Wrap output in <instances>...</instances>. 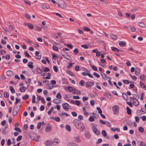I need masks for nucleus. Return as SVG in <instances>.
<instances>
[{"label":"nucleus","instance_id":"nucleus-54","mask_svg":"<svg viewBox=\"0 0 146 146\" xmlns=\"http://www.w3.org/2000/svg\"><path fill=\"white\" fill-rule=\"evenodd\" d=\"M53 69L54 71L56 72H58V70L57 67L55 66H54L53 67Z\"/></svg>","mask_w":146,"mask_h":146},{"label":"nucleus","instance_id":"nucleus-40","mask_svg":"<svg viewBox=\"0 0 146 146\" xmlns=\"http://www.w3.org/2000/svg\"><path fill=\"white\" fill-rule=\"evenodd\" d=\"M6 51L3 49H1V55H5L6 54Z\"/></svg>","mask_w":146,"mask_h":146},{"label":"nucleus","instance_id":"nucleus-15","mask_svg":"<svg viewBox=\"0 0 146 146\" xmlns=\"http://www.w3.org/2000/svg\"><path fill=\"white\" fill-rule=\"evenodd\" d=\"M20 108L18 106H15L13 108V111L18 112Z\"/></svg>","mask_w":146,"mask_h":146},{"label":"nucleus","instance_id":"nucleus-49","mask_svg":"<svg viewBox=\"0 0 146 146\" xmlns=\"http://www.w3.org/2000/svg\"><path fill=\"white\" fill-rule=\"evenodd\" d=\"M25 16L27 19H31L30 15L27 13H25Z\"/></svg>","mask_w":146,"mask_h":146},{"label":"nucleus","instance_id":"nucleus-50","mask_svg":"<svg viewBox=\"0 0 146 146\" xmlns=\"http://www.w3.org/2000/svg\"><path fill=\"white\" fill-rule=\"evenodd\" d=\"M15 130L17 131H18V132H21L22 131L21 130V129L19 127H16L14 129Z\"/></svg>","mask_w":146,"mask_h":146},{"label":"nucleus","instance_id":"nucleus-17","mask_svg":"<svg viewBox=\"0 0 146 146\" xmlns=\"http://www.w3.org/2000/svg\"><path fill=\"white\" fill-rule=\"evenodd\" d=\"M111 50L113 51L119 52L120 51V50L119 49L115 47H111Z\"/></svg>","mask_w":146,"mask_h":146},{"label":"nucleus","instance_id":"nucleus-44","mask_svg":"<svg viewBox=\"0 0 146 146\" xmlns=\"http://www.w3.org/2000/svg\"><path fill=\"white\" fill-rule=\"evenodd\" d=\"M88 120L89 121L91 122L93 121H94V118L92 116L90 117L89 118Z\"/></svg>","mask_w":146,"mask_h":146},{"label":"nucleus","instance_id":"nucleus-55","mask_svg":"<svg viewBox=\"0 0 146 146\" xmlns=\"http://www.w3.org/2000/svg\"><path fill=\"white\" fill-rule=\"evenodd\" d=\"M131 30V32H133L135 31H136V29L134 27H130Z\"/></svg>","mask_w":146,"mask_h":146},{"label":"nucleus","instance_id":"nucleus-41","mask_svg":"<svg viewBox=\"0 0 146 146\" xmlns=\"http://www.w3.org/2000/svg\"><path fill=\"white\" fill-rule=\"evenodd\" d=\"M84 31L87 32H90L91 31L90 29L88 27H84Z\"/></svg>","mask_w":146,"mask_h":146},{"label":"nucleus","instance_id":"nucleus-42","mask_svg":"<svg viewBox=\"0 0 146 146\" xmlns=\"http://www.w3.org/2000/svg\"><path fill=\"white\" fill-rule=\"evenodd\" d=\"M140 85L141 87L143 88H145V86L143 84V83L141 82H140Z\"/></svg>","mask_w":146,"mask_h":146},{"label":"nucleus","instance_id":"nucleus-24","mask_svg":"<svg viewBox=\"0 0 146 146\" xmlns=\"http://www.w3.org/2000/svg\"><path fill=\"white\" fill-rule=\"evenodd\" d=\"M111 130L113 131H117L118 132H120V129L119 128L117 127L115 128H111Z\"/></svg>","mask_w":146,"mask_h":146},{"label":"nucleus","instance_id":"nucleus-3","mask_svg":"<svg viewBox=\"0 0 146 146\" xmlns=\"http://www.w3.org/2000/svg\"><path fill=\"white\" fill-rule=\"evenodd\" d=\"M73 123L74 125L77 128H79V125L81 122L79 120L75 119Z\"/></svg>","mask_w":146,"mask_h":146},{"label":"nucleus","instance_id":"nucleus-1","mask_svg":"<svg viewBox=\"0 0 146 146\" xmlns=\"http://www.w3.org/2000/svg\"><path fill=\"white\" fill-rule=\"evenodd\" d=\"M58 6L61 8L65 9L66 7V5L65 2L62 0H59L58 3Z\"/></svg>","mask_w":146,"mask_h":146},{"label":"nucleus","instance_id":"nucleus-45","mask_svg":"<svg viewBox=\"0 0 146 146\" xmlns=\"http://www.w3.org/2000/svg\"><path fill=\"white\" fill-rule=\"evenodd\" d=\"M56 97L57 98L59 99H61L62 98L61 94L60 93H58L57 94Z\"/></svg>","mask_w":146,"mask_h":146},{"label":"nucleus","instance_id":"nucleus-56","mask_svg":"<svg viewBox=\"0 0 146 146\" xmlns=\"http://www.w3.org/2000/svg\"><path fill=\"white\" fill-rule=\"evenodd\" d=\"M53 49L55 51H57L58 50V47L54 45H53L52 46Z\"/></svg>","mask_w":146,"mask_h":146},{"label":"nucleus","instance_id":"nucleus-28","mask_svg":"<svg viewBox=\"0 0 146 146\" xmlns=\"http://www.w3.org/2000/svg\"><path fill=\"white\" fill-rule=\"evenodd\" d=\"M101 74L102 76L104 78H109V77H107L106 76V74L104 73H101Z\"/></svg>","mask_w":146,"mask_h":146},{"label":"nucleus","instance_id":"nucleus-13","mask_svg":"<svg viewBox=\"0 0 146 146\" xmlns=\"http://www.w3.org/2000/svg\"><path fill=\"white\" fill-rule=\"evenodd\" d=\"M28 63V64L27 65L30 68H33V63L32 62H29Z\"/></svg>","mask_w":146,"mask_h":146},{"label":"nucleus","instance_id":"nucleus-62","mask_svg":"<svg viewBox=\"0 0 146 146\" xmlns=\"http://www.w3.org/2000/svg\"><path fill=\"white\" fill-rule=\"evenodd\" d=\"M73 64L72 63H70L67 66V68H71L72 67Z\"/></svg>","mask_w":146,"mask_h":146},{"label":"nucleus","instance_id":"nucleus-52","mask_svg":"<svg viewBox=\"0 0 146 146\" xmlns=\"http://www.w3.org/2000/svg\"><path fill=\"white\" fill-rule=\"evenodd\" d=\"M93 74L94 76L98 78H99L100 77V75L98 73H96V72H94L93 73Z\"/></svg>","mask_w":146,"mask_h":146},{"label":"nucleus","instance_id":"nucleus-61","mask_svg":"<svg viewBox=\"0 0 146 146\" xmlns=\"http://www.w3.org/2000/svg\"><path fill=\"white\" fill-rule=\"evenodd\" d=\"M123 82L126 84H129V81L127 80H124L123 81Z\"/></svg>","mask_w":146,"mask_h":146},{"label":"nucleus","instance_id":"nucleus-18","mask_svg":"<svg viewBox=\"0 0 146 146\" xmlns=\"http://www.w3.org/2000/svg\"><path fill=\"white\" fill-rule=\"evenodd\" d=\"M139 102L137 99L135 100V101H134L133 102V104L135 106H138L139 105Z\"/></svg>","mask_w":146,"mask_h":146},{"label":"nucleus","instance_id":"nucleus-38","mask_svg":"<svg viewBox=\"0 0 146 146\" xmlns=\"http://www.w3.org/2000/svg\"><path fill=\"white\" fill-rule=\"evenodd\" d=\"M139 69L138 68H136L135 70V74L136 75H137L139 73Z\"/></svg>","mask_w":146,"mask_h":146},{"label":"nucleus","instance_id":"nucleus-46","mask_svg":"<svg viewBox=\"0 0 146 146\" xmlns=\"http://www.w3.org/2000/svg\"><path fill=\"white\" fill-rule=\"evenodd\" d=\"M81 46L85 49H88V47L87 45L84 44L82 45Z\"/></svg>","mask_w":146,"mask_h":146},{"label":"nucleus","instance_id":"nucleus-7","mask_svg":"<svg viewBox=\"0 0 146 146\" xmlns=\"http://www.w3.org/2000/svg\"><path fill=\"white\" fill-rule=\"evenodd\" d=\"M86 84L87 86V87H89L93 86L94 85V83L91 82H86Z\"/></svg>","mask_w":146,"mask_h":146},{"label":"nucleus","instance_id":"nucleus-47","mask_svg":"<svg viewBox=\"0 0 146 146\" xmlns=\"http://www.w3.org/2000/svg\"><path fill=\"white\" fill-rule=\"evenodd\" d=\"M42 125V124L41 123V122H39L38 123L37 125V128L38 129H39L40 128V127H41V126Z\"/></svg>","mask_w":146,"mask_h":146},{"label":"nucleus","instance_id":"nucleus-25","mask_svg":"<svg viewBox=\"0 0 146 146\" xmlns=\"http://www.w3.org/2000/svg\"><path fill=\"white\" fill-rule=\"evenodd\" d=\"M102 134L104 137H106L107 136V133L105 130H103L102 131Z\"/></svg>","mask_w":146,"mask_h":146},{"label":"nucleus","instance_id":"nucleus-59","mask_svg":"<svg viewBox=\"0 0 146 146\" xmlns=\"http://www.w3.org/2000/svg\"><path fill=\"white\" fill-rule=\"evenodd\" d=\"M74 52L75 54H77L78 52V49L77 48H75L74 50Z\"/></svg>","mask_w":146,"mask_h":146},{"label":"nucleus","instance_id":"nucleus-22","mask_svg":"<svg viewBox=\"0 0 146 146\" xmlns=\"http://www.w3.org/2000/svg\"><path fill=\"white\" fill-rule=\"evenodd\" d=\"M127 113L129 115H130L131 114V110L127 106L126 108Z\"/></svg>","mask_w":146,"mask_h":146},{"label":"nucleus","instance_id":"nucleus-29","mask_svg":"<svg viewBox=\"0 0 146 146\" xmlns=\"http://www.w3.org/2000/svg\"><path fill=\"white\" fill-rule=\"evenodd\" d=\"M41 8L44 9H49L50 8L49 6H48L49 7H48L47 8V6L44 4H42L41 5Z\"/></svg>","mask_w":146,"mask_h":146},{"label":"nucleus","instance_id":"nucleus-4","mask_svg":"<svg viewBox=\"0 0 146 146\" xmlns=\"http://www.w3.org/2000/svg\"><path fill=\"white\" fill-rule=\"evenodd\" d=\"M92 129L94 133L96 135H99L100 133L99 131L97 129V128L94 125L92 127Z\"/></svg>","mask_w":146,"mask_h":146},{"label":"nucleus","instance_id":"nucleus-30","mask_svg":"<svg viewBox=\"0 0 146 146\" xmlns=\"http://www.w3.org/2000/svg\"><path fill=\"white\" fill-rule=\"evenodd\" d=\"M85 136L86 138L90 139L91 137V136L88 133H86L85 134Z\"/></svg>","mask_w":146,"mask_h":146},{"label":"nucleus","instance_id":"nucleus-2","mask_svg":"<svg viewBox=\"0 0 146 146\" xmlns=\"http://www.w3.org/2000/svg\"><path fill=\"white\" fill-rule=\"evenodd\" d=\"M112 111L113 114L115 115H118L119 113V107L117 106H114L112 108Z\"/></svg>","mask_w":146,"mask_h":146},{"label":"nucleus","instance_id":"nucleus-26","mask_svg":"<svg viewBox=\"0 0 146 146\" xmlns=\"http://www.w3.org/2000/svg\"><path fill=\"white\" fill-rule=\"evenodd\" d=\"M110 36L112 39L115 40L117 38V37L116 35H110Z\"/></svg>","mask_w":146,"mask_h":146},{"label":"nucleus","instance_id":"nucleus-33","mask_svg":"<svg viewBox=\"0 0 146 146\" xmlns=\"http://www.w3.org/2000/svg\"><path fill=\"white\" fill-rule=\"evenodd\" d=\"M52 142L56 143H58L60 142V141L58 139L55 138L54 139L53 141Z\"/></svg>","mask_w":146,"mask_h":146},{"label":"nucleus","instance_id":"nucleus-48","mask_svg":"<svg viewBox=\"0 0 146 146\" xmlns=\"http://www.w3.org/2000/svg\"><path fill=\"white\" fill-rule=\"evenodd\" d=\"M32 102L33 103H34L35 102V96L34 95L32 96Z\"/></svg>","mask_w":146,"mask_h":146},{"label":"nucleus","instance_id":"nucleus-27","mask_svg":"<svg viewBox=\"0 0 146 146\" xmlns=\"http://www.w3.org/2000/svg\"><path fill=\"white\" fill-rule=\"evenodd\" d=\"M36 71L38 74H41V73L43 72L42 71L40 68H37L36 69Z\"/></svg>","mask_w":146,"mask_h":146},{"label":"nucleus","instance_id":"nucleus-53","mask_svg":"<svg viewBox=\"0 0 146 146\" xmlns=\"http://www.w3.org/2000/svg\"><path fill=\"white\" fill-rule=\"evenodd\" d=\"M97 110L98 111L99 113L100 114L102 112V111L100 109V108L98 107L96 108Z\"/></svg>","mask_w":146,"mask_h":146},{"label":"nucleus","instance_id":"nucleus-20","mask_svg":"<svg viewBox=\"0 0 146 146\" xmlns=\"http://www.w3.org/2000/svg\"><path fill=\"white\" fill-rule=\"evenodd\" d=\"M9 89L11 91V93H14L15 92V90L13 88V86H10L9 87Z\"/></svg>","mask_w":146,"mask_h":146},{"label":"nucleus","instance_id":"nucleus-51","mask_svg":"<svg viewBox=\"0 0 146 146\" xmlns=\"http://www.w3.org/2000/svg\"><path fill=\"white\" fill-rule=\"evenodd\" d=\"M84 82H85L84 80H82L79 82V84L81 86H83L84 85Z\"/></svg>","mask_w":146,"mask_h":146},{"label":"nucleus","instance_id":"nucleus-64","mask_svg":"<svg viewBox=\"0 0 146 146\" xmlns=\"http://www.w3.org/2000/svg\"><path fill=\"white\" fill-rule=\"evenodd\" d=\"M95 101L94 100H91L90 101V103L92 106H93L95 104Z\"/></svg>","mask_w":146,"mask_h":146},{"label":"nucleus","instance_id":"nucleus-58","mask_svg":"<svg viewBox=\"0 0 146 146\" xmlns=\"http://www.w3.org/2000/svg\"><path fill=\"white\" fill-rule=\"evenodd\" d=\"M68 90L70 92H72L73 91V88L72 87L69 86L68 87Z\"/></svg>","mask_w":146,"mask_h":146},{"label":"nucleus","instance_id":"nucleus-5","mask_svg":"<svg viewBox=\"0 0 146 146\" xmlns=\"http://www.w3.org/2000/svg\"><path fill=\"white\" fill-rule=\"evenodd\" d=\"M62 107L65 110H68V109H70V106L67 103H65L62 104Z\"/></svg>","mask_w":146,"mask_h":146},{"label":"nucleus","instance_id":"nucleus-34","mask_svg":"<svg viewBox=\"0 0 146 146\" xmlns=\"http://www.w3.org/2000/svg\"><path fill=\"white\" fill-rule=\"evenodd\" d=\"M66 130L69 131L71 130V127L69 125H66Z\"/></svg>","mask_w":146,"mask_h":146},{"label":"nucleus","instance_id":"nucleus-37","mask_svg":"<svg viewBox=\"0 0 146 146\" xmlns=\"http://www.w3.org/2000/svg\"><path fill=\"white\" fill-rule=\"evenodd\" d=\"M4 96L5 98H8L9 97V94L7 92L5 91L4 92Z\"/></svg>","mask_w":146,"mask_h":146},{"label":"nucleus","instance_id":"nucleus-6","mask_svg":"<svg viewBox=\"0 0 146 146\" xmlns=\"http://www.w3.org/2000/svg\"><path fill=\"white\" fill-rule=\"evenodd\" d=\"M53 143L51 141H47L45 142V144L46 146H51Z\"/></svg>","mask_w":146,"mask_h":146},{"label":"nucleus","instance_id":"nucleus-8","mask_svg":"<svg viewBox=\"0 0 146 146\" xmlns=\"http://www.w3.org/2000/svg\"><path fill=\"white\" fill-rule=\"evenodd\" d=\"M73 93L75 94H80L81 92L80 91L76 89L75 88H73Z\"/></svg>","mask_w":146,"mask_h":146},{"label":"nucleus","instance_id":"nucleus-43","mask_svg":"<svg viewBox=\"0 0 146 146\" xmlns=\"http://www.w3.org/2000/svg\"><path fill=\"white\" fill-rule=\"evenodd\" d=\"M62 55L66 59L68 60H71V57L68 55V54H67V56L68 57H69V58H67V57H66L65 56V55H63V54H62Z\"/></svg>","mask_w":146,"mask_h":146},{"label":"nucleus","instance_id":"nucleus-14","mask_svg":"<svg viewBox=\"0 0 146 146\" xmlns=\"http://www.w3.org/2000/svg\"><path fill=\"white\" fill-rule=\"evenodd\" d=\"M85 128V126L81 123H80V124L79 125V128H77V129H81L84 130Z\"/></svg>","mask_w":146,"mask_h":146},{"label":"nucleus","instance_id":"nucleus-11","mask_svg":"<svg viewBox=\"0 0 146 146\" xmlns=\"http://www.w3.org/2000/svg\"><path fill=\"white\" fill-rule=\"evenodd\" d=\"M7 75L8 76H12L13 75V72L11 70H8L7 72Z\"/></svg>","mask_w":146,"mask_h":146},{"label":"nucleus","instance_id":"nucleus-9","mask_svg":"<svg viewBox=\"0 0 146 146\" xmlns=\"http://www.w3.org/2000/svg\"><path fill=\"white\" fill-rule=\"evenodd\" d=\"M126 43L125 41H120L119 42V45L121 47H123L125 46Z\"/></svg>","mask_w":146,"mask_h":146},{"label":"nucleus","instance_id":"nucleus-39","mask_svg":"<svg viewBox=\"0 0 146 146\" xmlns=\"http://www.w3.org/2000/svg\"><path fill=\"white\" fill-rule=\"evenodd\" d=\"M48 89H51L54 87V86L53 85H51L50 83H49L48 84Z\"/></svg>","mask_w":146,"mask_h":146},{"label":"nucleus","instance_id":"nucleus-60","mask_svg":"<svg viewBox=\"0 0 146 146\" xmlns=\"http://www.w3.org/2000/svg\"><path fill=\"white\" fill-rule=\"evenodd\" d=\"M22 138V136L21 135L19 136L17 139V141H20Z\"/></svg>","mask_w":146,"mask_h":146},{"label":"nucleus","instance_id":"nucleus-63","mask_svg":"<svg viewBox=\"0 0 146 146\" xmlns=\"http://www.w3.org/2000/svg\"><path fill=\"white\" fill-rule=\"evenodd\" d=\"M54 120L57 122H59L60 121V119L58 117H54Z\"/></svg>","mask_w":146,"mask_h":146},{"label":"nucleus","instance_id":"nucleus-21","mask_svg":"<svg viewBox=\"0 0 146 146\" xmlns=\"http://www.w3.org/2000/svg\"><path fill=\"white\" fill-rule=\"evenodd\" d=\"M122 96L125 100H127V99L128 98V96L125 93H123L122 94Z\"/></svg>","mask_w":146,"mask_h":146},{"label":"nucleus","instance_id":"nucleus-35","mask_svg":"<svg viewBox=\"0 0 146 146\" xmlns=\"http://www.w3.org/2000/svg\"><path fill=\"white\" fill-rule=\"evenodd\" d=\"M140 79L142 80H144L145 79V76L144 74L141 75L140 76Z\"/></svg>","mask_w":146,"mask_h":146},{"label":"nucleus","instance_id":"nucleus-36","mask_svg":"<svg viewBox=\"0 0 146 146\" xmlns=\"http://www.w3.org/2000/svg\"><path fill=\"white\" fill-rule=\"evenodd\" d=\"M29 98V96L28 95L26 94L24 96H23L22 98L24 100H26Z\"/></svg>","mask_w":146,"mask_h":146},{"label":"nucleus","instance_id":"nucleus-19","mask_svg":"<svg viewBox=\"0 0 146 146\" xmlns=\"http://www.w3.org/2000/svg\"><path fill=\"white\" fill-rule=\"evenodd\" d=\"M45 131L46 132H50L51 131V127L48 126L46 127L45 129Z\"/></svg>","mask_w":146,"mask_h":146},{"label":"nucleus","instance_id":"nucleus-32","mask_svg":"<svg viewBox=\"0 0 146 146\" xmlns=\"http://www.w3.org/2000/svg\"><path fill=\"white\" fill-rule=\"evenodd\" d=\"M28 27L31 29H33V26L31 23H28L27 24Z\"/></svg>","mask_w":146,"mask_h":146},{"label":"nucleus","instance_id":"nucleus-10","mask_svg":"<svg viewBox=\"0 0 146 146\" xmlns=\"http://www.w3.org/2000/svg\"><path fill=\"white\" fill-rule=\"evenodd\" d=\"M139 25L141 27L144 28L146 27V23L143 22H139L138 23Z\"/></svg>","mask_w":146,"mask_h":146},{"label":"nucleus","instance_id":"nucleus-16","mask_svg":"<svg viewBox=\"0 0 146 146\" xmlns=\"http://www.w3.org/2000/svg\"><path fill=\"white\" fill-rule=\"evenodd\" d=\"M67 146H78L73 142H69L67 143Z\"/></svg>","mask_w":146,"mask_h":146},{"label":"nucleus","instance_id":"nucleus-57","mask_svg":"<svg viewBox=\"0 0 146 146\" xmlns=\"http://www.w3.org/2000/svg\"><path fill=\"white\" fill-rule=\"evenodd\" d=\"M139 130L141 132H143L144 131V129L142 127H139Z\"/></svg>","mask_w":146,"mask_h":146},{"label":"nucleus","instance_id":"nucleus-12","mask_svg":"<svg viewBox=\"0 0 146 146\" xmlns=\"http://www.w3.org/2000/svg\"><path fill=\"white\" fill-rule=\"evenodd\" d=\"M26 89V87L25 86H22L20 88V91L21 92H24Z\"/></svg>","mask_w":146,"mask_h":146},{"label":"nucleus","instance_id":"nucleus-31","mask_svg":"<svg viewBox=\"0 0 146 146\" xmlns=\"http://www.w3.org/2000/svg\"><path fill=\"white\" fill-rule=\"evenodd\" d=\"M74 141L75 142H77V143H79L80 142L79 138L77 137H75L74 138Z\"/></svg>","mask_w":146,"mask_h":146},{"label":"nucleus","instance_id":"nucleus-23","mask_svg":"<svg viewBox=\"0 0 146 146\" xmlns=\"http://www.w3.org/2000/svg\"><path fill=\"white\" fill-rule=\"evenodd\" d=\"M60 101L57 99H55L53 101V102L55 104H58L60 102Z\"/></svg>","mask_w":146,"mask_h":146}]
</instances>
